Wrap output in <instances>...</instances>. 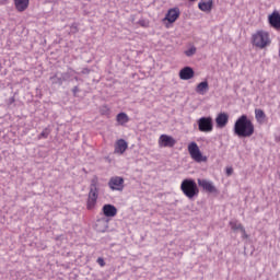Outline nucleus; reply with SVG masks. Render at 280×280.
I'll use <instances>...</instances> for the list:
<instances>
[{
    "mask_svg": "<svg viewBox=\"0 0 280 280\" xmlns=\"http://www.w3.org/2000/svg\"><path fill=\"white\" fill-rule=\"evenodd\" d=\"M198 8H199V10H201V12H210L211 11V0H209L208 2H199Z\"/></svg>",
    "mask_w": 280,
    "mask_h": 280,
    "instance_id": "412c9836",
    "label": "nucleus"
},
{
    "mask_svg": "<svg viewBox=\"0 0 280 280\" xmlns=\"http://www.w3.org/2000/svg\"><path fill=\"white\" fill-rule=\"evenodd\" d=\"M97 198H100V191L90 190L88 195L86 209L93 211L97 205Z\"/></svg>",
    "mask_w": 280,
    "mask_h": 280,
    "instance_id": "0eeeda50",
    "label": "nucleus"
},
{
    "mask_svg": "<svg viewBox=\"0 0 280 280\" xmlns=\"http://www.w3.org/2000/svg\"><path fill=\"white\" fill-rule=\"evenodd\" d=\"M158 143L160 148H174L176 145V140L172 136L161 135Z\"/></svg>",
    "mask_w": 280,
    "mask_h": 280,
    "instance_id": "423d86ee",
    "label": "nucleus"
},
{
    "mask_svg": "<svg viewBox=\"0 0 280 280\" xmlns=\"http://www.w3.org/2000/svg\"><path fill=\"white\" fill-rule=\"evenodd\" d=\"M200 132H211V117H202L198 120Z\"/></svg>",
    "mask_w": 280,
    "mask_h": 280,
    "instance_id": "9b49d317",
    "label": "nucleus"
},
{
    "mask_svg": "<svg viewBox=\"0 0 280 280\" xmlns=\"http://www.w3.org/2000/svg\"><path fill=\"white\" fill-rule=\"evenodd\" d=\"M180 191L188 200H194L200 196V188H198V184L192 178H186L182 182Z\"/></svg>",
    "mask_w": 280,
    "mask_h": 280,
    "instance_id": "f03ea898",
    "label": "nucleus"
},
{
    "mask_svg": "<svg viewBox=\"0 0 280 280\" xmlns=\"http://www.w3.org/2000/svg\"><path fill=\"white\" fill-rule=\"evenodd\" d=\"M179 16H180V9L173 8L167 11L164 18V21H168L170 23H176Z\"/></svg>",
    "mask_w": 280,
    "mask_h": 280,
    "instance_id": "1a4fd4ad",
    "label": "nucleus"
},
{
    "mask_svg": "<svg viewBox=\"0 0 280 280\" xmlns=\"http://www.w3.org/2000/svg\"><path fill=\"white\" fill-rule=\"evenodd\" d=\"M211 191H212V192H214V191H215V188H214L213 186L211 187Z\"/></svg>",
    "mask_w": 280,
    "mask_h": 280,
    "instance_id": "cd10ccee",
    "label": "nucleus"
},
{
    "mask_svg": "<svg viewBox=\"0 0 280 280\" xmlns=\"http://www.w3.org/2000/svg\"><path fill=\"white\" fill-rule=\"evenodd\" d=\"M255 119L257 124H266V113L264 112V109H255Z\"/></svg>",
    "mask_w": 280,
    "mask_h": 280,
    "instance_id": "dca6fc26",
    "label": "nucleus"
},
{
    "mask_svg": "<svg viewBox=\"0 0 280 280\" xmlns=\"http://www.w3.org/2000/svg\"><path fill=\"white\" fill-rule=\"evenodd\" d=\"M188 152L192 161H195L196 163H207V156L202 155V152H200V148L198 147V143L190 142L188 144Z\"/></svg>",
    "mask_w": 280,
    "mask_h": 280,
    "instance_id": "20e7f679",
    "label": "nucleus"
},
{
    "mask_svg": "<svg viewBox=\"0 0 280 280\" xmlns=\"http://www.w3.org/2000/svg\"><path fill=\"white\" fill-rule=\"evenodd\" d=\"M217 128H225L229 124V114L220 113L215 118Z\"/></svg>",
    "mask_w": 280,
    "mask_h": 280,
    "instance_id": "4468645a",
    "label": "nucleus"
},
{
    "mask_svg": "<svg viewBox=\"0 0 280 280\" xmlns=\"http://www.w3.org/2000/svg\"><path fill=\"white\" fill-rule=\"evenodd\" d=\"M244 240H248V234L246 233V229H244V232H241Z\"/></svg>",
    "mask_w": 280,
    "mask_h": 280,
    "instance_id": "bb28decb",
    "label": "nucleus"
},
{
    "mask_svg": "<svg viewBox=\"0 0 280 280\" xmlns=\"http://www.w3.org/2000/svg\"><path fill=\"white\" fill-rule=\"evenodd\" d=\"M233 132L238 139H248L255 135V124L243 114L235 120Z\"/></svg>",
    "mask_w": 280,
    "mask_h": 280,
    "instance_id": "f257e3e1",
    "label": "nucleus"
},
{
    "mask_svg": "<svg viewBox=\"0 0 280 280\" xmlns=\"http://www.w3.org/2000/svg\"><path fill=\"white\" fill-rule=\"evenodd\" d=\"M51 131H49L47 128H45L38 136V139H47V137H49V133Z\"/></svg>",
    "mask_w": 280,
    "mask_h": 280,
    "instance_id": "5701e85b",
    "label": "nucleus"
},
{
    "mask_svg": "<svg viewBox=\"0 0 280 280\" xmlns=\"http://www.w3.org/2000/svg\"><path fill=\"white\" fill-rule=\"evenodd\" d=\"M97 185H100V178L97 176H94L91 179L90 191H100Z\"/></svg>",
    "mask_w": 280,
    "mask_h": 280,
    "instance_id": "aec40b11",
    "label": "nucleus"
},
{
    "mask_svg": "<svg viewBox=\"0 0 280 280\" xmlns=\"http://www.w3.org/2000/svg\"><path fill=\"white\" fill-rule=\"evenodd\" d=\"M116 121L119 126H126V124H128V121H130V117H128V114H126V113H119L116 116Z\"/></svg>",
    "mask_w": 280,
    "mask_h": 280,
    "instance_id": "f3484780",
    "label": "nucleus"
},
{
    "mask_svg": "<svg viewBox=\"0 0 280 280\" xmlns=\"http://www.w3.org/2000/svg\"><path fill=\"white\" fill-rule=\"evenodd\" d=\"M108 187L112 191H124V178L120 176L110 177Z\"/></svg>",
    "mask_w": 280,
    "mask_h": 280,
    "instance_id": "39448f33",
    "label": "nucleus"
},
{
    "mask_svg": "<svg viewBox=\"0 0 280 280\" xmlns=\"http://www.w3.org/2000/svg\"><path fill=\"white\" fill-rule=\"evenodd\" d=\"M269 25L273 27V30L279 31L280 30V13L279 11H273L268 16Z\"/></svg>",
    "mask_w": 280,
    "mask_h": 280,
    "instance_id": "9d476101",
    "label": "nucleus"
},
{
    "mask_svg": "<svg viewBox=\"0 0 280 280\" xmlns=\"http://www.w3.org/2000/svg\"><path fill=\"white\" fill-rule=\"evenodd\" d=\"M225 174H226V176H232V175H233V167L228 166V167L225 168Z\"/></svg>",
    "mask_w": 280,
    "mask_h": 280,
    "instance_id": "a878e982",
    "label": "nucleus"
},
{
    "mask_svg": "<svg viewBox=\"0 0 280 280\" xmlns=\"http://www.w3.org/2000/svg\"><path fill=\"white\" fill-rule=\"evenodd\" d=\"M102 211L105 218H115L117 215V208L110 203L104 205Z\"/></svg>",
    "mask_w": 280,
    "mask_h": 280,
    "instance_id": "ddd939ff",
    "label": "nucleus"
},
{
    "mask_svg": "<svg viewBox=\"0 0 280 280\" xmlns=\"http://www.w3.org/2000/svg\"><path fill=\"white\" fill-rule=\"evenodd\" d=\"M197 183H198V186L201 187V189H203V191H211V182L207 179L198 178Z\"/></svg>",
    "mask_w": 280,
    "mask_h": 280,
    "instance_id": "6ab92c4d",
    "label": "nucleus"
},
{
    "mask_svg": "<svg viewBox=\"0 0 280 280\" xmlns=\"http://www.w3.org/2000/svg\"><path fill=\"white\" fill-rule=\"evenodd\" d=\"M128 150V142L125 139H118L114 144V154H121L126 153Z\"/></svg>",
    "mask_w": 280,
    "mask_h": 280,
    "instance_id": "6e6552de",
    "label": "nucleus"
},
{
    "mask_svg": "<svg viewBox=\"0 0 280 280\" xmlns=\"http://www.w3.org/2000/svg\"><path fill=\"white\" fill-rule=\"evenodd\" d=\"M207 91H209V83L207 81L199 83L196 88V93H199V95H205Z\"/></svg>",
    "mask_w": 280,
    "mask_h": 280,
    "instance_id": "a211bd4d",
    "label": "nucleus"
},
{
    "mask_svg": "<svg viewBox=\"0 0 280 280\" xmlns=\"http://www.w3.org/2000/svg\"><path fill=\"white\" fill-rule=\"evenodd\" d=\"M194 75H196V72H194V68L191 67H185L179 71L180 80H191Z\"/></svg>",
    "mask_w": 280,
    "mask_h": 280,
    "instance_id": "f8f14e48",
    "label": "nucleus"
},
{
    "mask_svg": "<svg viewBox=\"0 0 280 280\" xmlns=\"http://www.w3.org/2000/svg\"><path fill=\"white\" fill-rule=\"evenodd\" d=\"M272 40L270 39V33L264 30H258L254 34H252V45L256 47V49H266L269 47Z\"/></svg>",
    "mask_w": 280,
    "mask_h": 280,
    "instance_id": "7ed1b4c3",
    "label": "nucleus"
},
{
    "mask_svg": "<svg viewBox=\"0 0 280 280\" xmlns=\"http://www.w3.org/2000/svg\"><path fill=\"white\" fill-rule=\"evenodd\" d=\"M230 226L232 231H241V233H244V225H242V223H238L237 221H231Z\"/></svg>",
    "mask_w": 280,
    "mask_h": 280,
    "instance_id": "4be33fe9",
    "label": "nucleus"
},
{
    "mask_svg": "<svg viewBox=\"0 0 280 280\" xmlns=\"http://www.w3.org/2000/svg\"><path fill=\"white\" fill-rule=\"evenodd\" d=\"M196 54V47L191 46L189 49L185 50V56L191 57Z\"/></svg>",
    "mask_w": 280,
    "mask_h": 280,
    "instance_id": "b1692460",
    "label": "nucleus"
},
{
    "mask_svg": "<svg viewBox=\"0 0 280 280\" xmlns=\"http://www.w3.org/2000/svg\"><path fill=\"white\" fill-rule=\"evenodd\" d=\"M18 12H25L30 8V0H13Z\"/></svg>",
    "mask_w": 280,
    "mask_h": 280,
    "instance_id": "2eb2a0df",
    "label": "nucleus"
},
{
    "mask_svg": "<svg viewBox=\"0 0 280 280\" xmlns=\"http://www.w3.org/2000/svg\"><path fill=\"white\" fill-rule=\"evenodd\" d=\"M96 262L98 264V266H101V268H104V266H106V261H104V258L98 257Z\"/></svg>",
    "mask_w": 280,
    "mask_h": 280,
    "instance_id": "393cba45",
    "label": "nucleus"
}]
</instances>
